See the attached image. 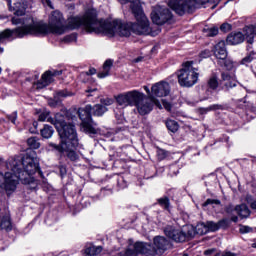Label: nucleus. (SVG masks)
<instances>
[{
  "instance_id": "obj_4",
  "label": "nucleus",
  "mask_w": 256,
  "mask_h": 256,
  "mask_svg": "<svg viewBox=\"0 0 256 256\" xmlns=\"http://www.w3.org/2000/svg\"><path fill=\"white\" fill-rule=\"evenodd\" d=\"M56 130L58 131L59 137L61 139L59 144L53 142L49 143L54 151L58 153H67L68 159L70 161H77L79 155L75 152V147L79 145V138H77V130L75 129V124L67 125L65 123V118L61 115L56 116Z\"/></svg>"
},
{
  "instance_id": "obj_50",
  "label": "nucleus",
  "mask_w": 256,
  "mask_h": 256,
  "mask_svg": "<svg viewBox=\"0 0 256 256\" xmlns=\"http://www.w3.org/2000/svg\"><path fill=\"white\" fill-rule=\"evenodd\" d=\"M231 221H233V223H237V221H239V217L232 215Z\"/></svg>"
},
{
  "instance_id": "obj_49",
  "label": "nucleus",
  "mask_w": 256,
  "mask_h": 256,
  "mask_svg": "<svg viewBox=\"0 0 256 256\" xmlns=\"http://www.w3.org/2000/svg\"><path fill=\"white\" fill-rule=\"evenodd\" d=\"M95 91H97V88H93V89L88 88V89L86 90V93H95Z\"/></svg>"
},
{
  "instance_id": "obj_46",
  "label": "nucleus",
  "mask_w": 256,
  "mask_h": 256,
  "mask_svg": "<svg viewBox=\"0 0 256 256\" xmlns=\"http://www.w3.org/2000/svg\"><path fill=\"white\" fill-rule=\"evenodd\" d=\"M250 198H251V196H247V201H248V203H250L251 209H256V200L253 202H250L249 201Z\"/></svg>"
},
{
  "instance_id": "obj_38",
  "label": "nucleus",
  "mask_w": 256,
  "mask_h": 256,
  "mask_svg": "<svg viewBox=\"0 0 256 256\" xmlns=\"http://www.w3.org/2000/svg\"><path fill=\"white\" fill-rule=\"evenodd\" d=\"M231 29H232V26L229 23H223L220 26V31H222V33H228V31H231Z\"/></svg>"
},
{
  "instance_id": "obj_28",
  "label": "nucleus",
  "mask_w": 256,
  "mask_h": 256,
  "mask_svg": "<svg viewBox=\"0 0 256 256\" xmlns=\"http://www.w3.org/2000/svg\"><path fill=\"white\" fill-rule=\"evenodd\" d=\"M27 144L30 149H39L41 147V143L39 142V138L37 137H30L27 140Z\"/></svg>"
},
{
  "instance_id": "obj_15",
  "label": "nucleus",
  "mask_w": 256,
  "mask_h": 256,
  "mask_svg": "<svg viewBox=\"0 0 256 256\" xmlns=\"http://www.w3.org/2000/svg\"><path fill=\"white\" fill-rule=\"evenodd\" d=\"M26 19H29V17L24 18V19H23V22H22L21 18L13 17L12 20H11V21H12V24H13V25H21V23H22V26H21V27H18V28H15V29H13V30H11V29H6V30L0 32V42H1V41H5V39H9V37H11V36L13 35V33H15V35H16L17 37H20V38H21L22 36H19V34L17 33V29H23L24 23H25V20H26Z\"/></svg>"
},
{
  "instance_id": "obj_24",
  "label": "nucleus",
  "mask_w": 256,
  "mask_h": 256,
  "mask_svg": "<svg viewBox=\"0 0 256 256\" xmlns=\"http://www.w3.org/2000/svg\"><path fill=\"white\" fill-rule=\"evenodd\" d=\"M41 136L43 139H51L53 137V133H55V130L53 129V126L50 125H44L43 129L40 130Z\"/></svg>"
},
{
  "instance_id": "obj_62",
  "label": "nucleus",
  "mask_w": 256,
  "mask_h": 256,
  "mask_svg": "<svg viewBox=\"0 0 256 256\" xmlns=\"http://www.w3.org/2000/svg\"><path fill=\"white\" fill-rule=\"evenodd\" d=\"M1 71H2V69H1V67H0V73H1Z\"/></svg>"
},
{
  "instance_id": "obj_19",
  "label": "nucleus",
  "mask_w": 256,
  "mask_h": 256,
  "mask_svg": "<svg viewBox=\"0 0 256 256\" xmlns=\"http://www.w3.org/2000/svg\"><path fill=\"white\" fill-rule=\"evenodd\" d=\"M245 41V35L241 32H232L226 39L228 45H239Z\"/></svg>"
},
{
  "instance_id": "obj_59",
  "label": "nucleus",
  "mask_w": 256,
  "mask_h": 256,
  "mask_svg": "<svg viewBox=\"0 0 256 256\" xmlns=\"http://www.w3.org/2000/svg\"><path fill=\"white\" fill-rule=\"evenodd\" d=\"M30 133H36V131H35V130H33V131H30Z\"/></svg>"
},
{
  "instance_id": "obj_36",
  "label": "nucleus",
  "mask_w": 256,
  "mask_h": 256,
  "mask_svg": "<svg viewBox=\"0 0 256 256\" xmlns=\"http://www.w3.org/2000/svg\"><path fill=\"white\" fill-rule=\"evenodd\" d=\"M207 205H221V200L209 198L204 202L203 207H207Z\"/></svg>"
},
{
  "instance_id": "obj_12",
  "label": "nucleus",
  "mask_w": 256,
  "mask_h": 256,
  "mask_svg": "<svg viewBox=\"0 0 256 256\" xmlns=\"http://www.w3.org/2000/svg\"><path fill=\"white\" fill-rule=\"evenodd\" d=\"M57 115L64 118L66 125H75V121H77V116L71 114V112H67L66 115L57 113L54 118L49 117V112H44L39 115L38 121H47L48 123L54 125V127L57 129Z\"/></svg>"
},
{
  "instance_id": "obj_35",
  "label": "nucleus",
  "mask_w": 256,
  "mask_h": 256,
  "mask_svg": "<svg viewBox=\"0 0 256 256\" xmlns=\"http://www.w3.org/2000/svg\"><path fill=\"white\" fill-rule=\"evenodd\" d=\"M65 97H69V94L66 92V90H60L56 92V96H54V99H57L59 101L61 99H65Z\"/></svg>"
},
{
  "instance_id": "obj_60",
  "label": "nucleus",
  "mask_w": 256,
  "mask_h": 256,
  "mask_svg": "<svg viewBox=\"0 0 256 256\" xmlns=\"http://www.w3.org/2000/svg\"><path fill=\"white\" fill-rule=\"evenodd\" d=\"M109 191H110V193H113V190H112V189H110Z\"/></svg>"
},
{
  "instance_id": "obj_13",
  "label": "nucleus",
  "mask_w": 256,
  "mask_h": 256,
  "mask_svg": "<svg viewBox=\"0 0 256 256\" xmlns=\"http://www.w3.org/2000/svg\"><path fill=\"white\" fill-rule=\"evenodd\" d=\"M225 212L227 213V215L231 216L237 213V215H239V217H241L242 219H247V217L251 215L249 207H247L245 204L237 205L235 207L232 204H229L225 207Z\"/></svg>"
},
{
  "instance_id": "obj_11",
  "label": "nucleus",
  "mask_w": 256,
  "mask_h": 256,
  "mask_svg": "<svg viewBox=\"0 0 256 256\" xmlns=\"http://www.w3.org/2000/svg\"><path fill=\"white\" fill-rule=\"evenodd\" d=\"M151 19L155 25H165L173 19V14L169 8L158 7L151 12Z\"/></svg>"
},
{
  "instance_id": "obj_51",
  "label": "nucleus",
  "mask_w": 256,
  "mask_h": 256,
  "mask_svg": "<svg viewBox=\"0 0 256 256\" xmlns=\"http://www.w3.org/2000/svg\"><path fill=\"white\" fill-rule=\"evenodd\" d=\"M144 89L146 90V93H147L148 95H151V90H149V87L144 86Z\"/></svg>"
},
{
  "instance_id": "obj_22",
  "label": "nucleus",
  "mask_w": 256,
  "mask_h": 256,
  "mask_svg": "<svg viewBox=\"0 0 256 256\" xmlns=\"http://www.w3.org/2000/svg\"><path fill=\"white\" fill-rule=\"evenodd\" d=\"M111 67H113V60H106L103 64V71L98 73L99 79H105V77H109V71H111Z\"/></svg>"
},
{
  "instance_id": "obj_58",
  "label": "nucleus",
  "mask_w": 256,
  "mask_h": 256,
  "mask_svg": "<svg viewBox=\"0 0 256 256\" xmlns=\"http://www.w3.org/2000/svg\"><path fill=\"white\" fill-rule=\"evenodd\" d=\"M0 53H3V48L2 47H0Z\"/></svg>"
},
{
  "instance_id": "obj_55",
  "label": "nucleus",
  "mask_w": 256,
  "mask_h": 256,
  "mask_svg": "<svg viewBox=\"0 0 256 256\" xmlns=\"http://www.w3.org/2000/svg\"><path fill=\"white\" fill-rule=\"evenodd\" d=\"M252 247H253L254 249H256V243H253V244H252Z\"/></svg>"
},
{
  "instance_id": "obj_21",
  "label": "nucleus",
  "mask_w": 256,
  "mask_h": 256,
  "mask_svg": "<svg viewBox=\"0 0 256 256\" xmlns=\"http://www.w3.org/2000/svg\"><path fill=\"white\" fill-rule=\"evenodd\" d=\"M91 113L94 117H103L107 113V106L103 104L91 106Z\"/></svg>"
},
{
  "instance_id": "obj_6",
  "label": "nucleus",
  "mask_w": 256,
  "mask_h": 256,
  "mask_svg": "<svg viewBox=\"0 0 256 256\" xmlns=\"http://www.w3.org/2000/svg\"><path fill=\"white\" fill-rule=\"evenodd\" d=\"M118 105L122 107H136L139 115H149L153 111V101L147 98L143 92L132 90L116 97Z\"/></svg>"
},
{
  "instance_id": "obj_61",
  "label": "nucleus",
  "mask_w": 256,
  "mask_h": 256,
  "mask_svg": "<svg viewBox=\"0 0 256 256\" xmlns=\"http://www.w3.org/2000/svg\"><path fill=\"white\" fill-rule=\"evenodd\" d=\"M183 256H189L188 254H184Z\"/></svg>"
},
{
  "instance_id": "obj_30",
  "label": "nucleus",
  "mask_w": 256,
  "mask_h": 256,
  "mask_svg": "<svg viewBox=\"0 0 256 256\" xmlns=\"http://www.w3.org/2000/svg\"><path fill=\"white\" fill-rule=\"evenodd\" d=\"M222 109H223V105L213 104L207 108H200V113L202 115H205L206 113H209V111H217Z\"/></svg>"
},
{
  "instance_id": "obj_43",
  "label": "nucleus",
  "mask_w": 256,
  "mask_h": 256,
  "mask_svg": "<svg viewBox=\"0 0 256 256\" xmlns=\"http://www.w3.org/2000/svg\"><path fill=\"white\" fill-rule=\"evenodd\" d=\"M8 120L15 124V121H17V112H13L12 114L8 115Z\"/></svg>"
},
{
  "instance_id": "obj_29",
  "label": "nucleus",
  "mask_w": 256,
  "mask_h": 256,
  "mask_svg": "<svg viewBox=\"0 0 256 256\" xmlns=\"http://www.w3.org/2000/svg\"><path fill=\"white\" fill-rule=\"evenodd\" d=\"M158 204L160 205V207H162L163 209H165V211H169V207H171V202L169 200V197L164 196L162 198H159L157 200Z\"/></svg>"
},
{
  "instance_id": "obj_54",
  "label": "nucleus",
  "mask_w": 256,
  "mask_h": 256,
  "mask_svg": "<svg viewBox=\"0 0 256 256\" xmlns=\"http://www.w3.org/2000/svg\"><path fill=\"white\" fill-rule=\"evenodd\" d=\"M105 105H111V102L108 100L107 102H105Z\"/></svg>"
},
{
  "instance_id": "obj_1",
  "label": "nucleus",
  "mask_w": 256,
  "mask_h": 256,
  "mask_svg": "<svg viewBox=\"0 0 256 256\" xmlns=\"http://www.w3.org/2000/svg\"><path fill=\"white\" fill-rule=\"evenodd\" d=\"M122 5L130 4L132 14L136 19V23H123L121 20H114L112 22L97 18V10L89 9L83 17H72L68 20V29H79L84 27L87 33H104V35H120V37H129L131 31L136 35H149L151 33V26H149V19L145 16L140 0H119Z\"/></svg>"
},
{
  "instance_id": "obj_53",
  "label": "nucleus",
  "mask_w": 256,
  "mask_h": 256,
  "mask_svg": "<svg viewBox=\"0 0 256 256\" xmlns=\"http://www.w3.org/2000/svg\"><path fill=\"white\" fill-rule=\"evenodd\" d=\"M142 60H143L142 57H138V58L135 59V63H139V62H141Z\"/></svg>"
},
{
  "instance_id": "obj_40",
  "label": "nucleus",
  "mask_w": 256,
  "mask_h": 256,
  "mask_svg": "<svg viewBox=\"0 0 256 256\" xmlns=\"http://www.w3.org/2000/svg\"><path fill=\"white\" fill-rule=\"evenodd\" d=\"M157 155H158V159H160V161H163V159L167 157V151H165L164 149H158Z\"/></svg>"
},
{
  "instance_id": "obj_3",
  "label": "nucleus",
  "mask_w": 256,
  "mask_h": 256,
  "mask_svg": "<svg viewBox=\"0 0 256 256\" xmlns=\"http://www.w3.org/2000/svg\"><path fill=\"white\" fill-rule=\"evenodd\" d=\"M63 14L59 10H55L51 13L49 18V25L43 21H38L36 18L29 17L24 21L22 28L16 29V33L19 37H25L26 35H47L53 33L54 35H63L65 33V25H63Z\"/></svg>"
},
{
  "instance_id": "obj_57",
  "label": "nucleus",
  "mask_w": 256,
  "mask_h": 256,
  "mask_svg": "<svg viewBox=\"0 0 256 256\" xmlns=\"http://www.w3.org/2000/svg\"><path fill=\"white\" fill-rule=\"evenodd\" d=\"M1 163H3V158L0 157V165H1Z\"/></svg>"
},
{
  "instance_id": "obj_45",
  "label": "nucleus",
  "mask_w": 256,
  "mask_h": 256,
  "mask_svg": "<svg viewBox=\"0 0 256 256\" xmlns=\"http://www.w3.org/2000/svg\"><path fill=\"white\" fill-rule=\"evenodd\" d=\"M211 52L209 50H204L200 53V57H203L204 59H207V57H210Z\"/></svg>"
},
{
  "instance_id": "obj_41",
  "label": "nucleus",
  "mask_w": 256,
  "mask_h": 256,
  "mask_svg": "<svg viewBox=\"0 0 256 256\" xmlns=\"http://www.w3.org/2000/svg\"><path fill=\"white\" fill-rule=\"evenodd\" d=\"M240 233L245 234V233H251L253 231V228L249 226H240L239 229Z\"/></svg>"
},
{
  "instance_id": "obj_48",
  "label": "nucleus",
  "mask_w": 256,
  "mask_h": 256,
  "mask_svg": "<svg viewBox=\"0 0 256 256\" xmlns=\"http://www.w3.org/2000/svg\"><path fill=\"white\" fill-rule=\"evenodd\" d=\"M57 103H59L58 99H55L54 102H49L50 107H57Z\"/></svg>"
},
{
  "instance_id": "obj_5",
  "label": "nucleus",
  "mask_w": 256,
  "mask_h": 256,
  "mask_svg": "<svg viewBox=\"0 0 256 256\" xmlns=\"http://www.w3.org/2000/svg\"><path fill=\"white\" fill-rule=\"evenodd\" d=\"M153 242L154 247L149 243L136 242L134 245H130L127 250L121 251L117 256L162 255L171 245V242L164 236L154 237Z\"/></svg>"
},
{
  "instance_id": "obj_2",
  "label": "nucleus",
  "mask_w": 256,
  "mask_h": 256,
  "mask_svg": "<svg viewBox=\"0 0 256 256\" xmlns=\"http://www.w3.org/2000/svg\"><path fill=\"white\" fill-rule=\"evenodd\" d=\"M7 169L11 172H0V187L5 189V191H15L17 189V184L20 182L23 185H28V189L33 191L37 189L39 184L37 180L33 177L35 172L38 171L40 177H43V172L39 169V162L37 158L31 157L29 155L24 156L20 159H11L6 164Z\"/></svg>"
},
{
  "instance_id": "obj_32",
  "label": "nucleus",
  "mask_w": 256,
  "mask_h": 256,
  "mask_svg": "<svg viewBox=\"0 0 256 256\" xmlns=\"http://www.w3.org/2000/svg\"><path fill=\"white\" fill-rule=\"evenodd\" d=\"M234 87H237V81L235 80H228L226 83L223 84L222 89L224 91H231Z\"/></svg>"
},
{
  "instance_id": "obj_17",
  "label": "nucleus",
  "mask_w": 256,
  "mask_h": 256,
  "mask_svg": "<svg viewBox=\"0 0 256 256\" xmlns=\"http://www.w3.org/2000/svg\"><path fill=\"white\" fill-rule=\"evenodd\" d=\"M229 227V220L222 219L215 223L214 221H207L206 222V228L209 233L211 231L214 233L215 231H219V229H227Z\"/></svg>"
},
{
  "instance_id": "obj_33",
  "label": "nucleus",
  "mask_w": 256,
  "mask_h": 256,
  "mask_svg": "<svg viewBox=\"0 0 256 256\" xmlns=\"http://www.w3.org/2000/svg\"><path fill=\"white\" fill-rule=\"evenodd\" d=\"M255 52H250L246 57H244L241 60V64L242 65H249V63H251V61H253L255 59Z\"/></svg>"
},
{
  "instance_id": "obj_44",
  "label": "nucleus",
  "mask_w": 256,
  "mask_h": 256,
  "mask_svg": "<svg viewBox=\"0 0 256 256\" xmlns=\"http://www.w3.org/2000/svg\"><path fill=\"white\" fill-rule=\"evenodd\" d=\"M75 39H76V36L72 34V35L66 36V37L64 38V41H65L66 43H71V41H75Z\"/></svg>"
},
{
  "instance_id": "obj_23",
  "label": "nucleus",
  "mask_w": 256,
  "mask_h": 256,
  "mask_svg": "<svg viewBox=\"0 0 256 256\" xmlns=\"http://www.w3.org/2000/svg\"><path fill=\"white\" fill-rule=\"evenodd\" d=\"M0 229L2 231H7V232H9L13 229V225L11 224V217L3 216L1 218Z\"/></svg>"
},
{
  "instance_id": "obj_39",
  "label": "nucleus",
  "mask_w": 256,
  "mask_h": 256,
  "mask_svg": "<svg viewBox=\"0 0 256 256\" xmlns=\"http://www.w3.org/2000/svg\"><path fill=\"white\" fill-rule=\"evenodd\" d=\"M95 73H97V70L95 68H90L88 72H82L80 77H89V75H95Z\"/></svg>"
},
{
  "instance_id": "obj_20",
  "label": "nucleus",
  "mask_w": 256,
  "mask_h": 256,
  "mask_svg": "<svg viewBox=\"0 0 256 256\" xmlns=\"http://www.w3.org/2000/svg\"><path fill=\"white\" fill-rule=\"evenodd\" d=\"M12 10L14 11V15H17V17H23L27 11V2L14 3Z\"/></svg>"
},
{
  "instance_id": "obj_52",
  "label": "nucleus",
  "mask_w": 256,
  "mask_h": 256,
  "mask_svg": "<svg viewBox=\"0 0 256 256\" xmlns=\"http://www.w3.org/2000/svg\"><path fill=\"white\" fill-rule=\"evenodd\" d=\"M213 253V250H206L204 251V255H211Z\"/></svg>"
},
{
  "instance_id": "obj_9",
  "label": "nucleus",
  "mask_w": 256,
  "mask_h": 256,
  "mask_svg": "<svg viewBox=\"0 0 256 256\" xmlns=\"http://www.w3.org/2000/svg\"><path fill=\"white\" fill-rule=\"evenodd\" d=\"M164 234L175 243H185V241H189V239H193L195 235H197V231L193 226H190L187 232L178 229L175 226L168 225L164 227Z\"/></svg>"
},
{
  "instance_id": "obj_10",
  "label": "nucleus",
  "mask_w": 256,
  "mask_h": 256,
  "mask_svg": "<svg viewBox=\"0 0 256 256\" xmlns=\"http://www.w3.org/2000/svg\"><path fill=\"white\" fill-rule=\"evenodd\" d=\"M91 104L86 105L84 108L78 110V117L81 122V129L86 135H97V129L93 126V118L91 117Z\"/></svg>"
},
{
  "instance_id": "obj_14",
  "label": "nucleus",
  "mask_w": 256,
  "mask_h": 256,
  "mask_svg": "<svg viewBox=\"0 0 256 256\" xmlns=\"http://www.w3.org/2000/svg\"><path fill=\"white\" fill-rule=\"evenodd\" d=\"M63 75V70H47L43 75L40 81L37 82V89H43L48 85L53 83V77H59Z\"/></svg>"
},
{
  "instance_id": "obj_42",
  "label": "nucleus",
  "mask_w": 256,
  "mask_h": 256,
  "mask_svg": "<svg viewBox=\"0 0 256 256\" xmlns=\"http://www.w3.org/2000/svg\"><path fill=\"white\" fill-rule=\"evenodd\" d=\"M221 77H222V81H225V83L227 81H231L232 80L231 79V75H229V73H227V72H222Z\"/></svg>"
},
{
  "instance_id": "obj_27",
  "label": "nucleus",
  "mask_w": 256,
  "mask_h": 256,
  "mask_svg": "<svg viewBox=\"0 0 256 256\" xmlns=\"http://www.w3.org/2000/svg\"><path fill=\"white\" fill-rule=\"evenodd\" d=\"M208 87L210 89H212L213 91H215V89H217V87H219V78L217 77V75L213 74L209 80H208Z\"/></svg>"
},
{
  "instance_id": "obj_31",
  "label": "nucleus",
  "mask_w": 256,
  "mask_h": 256,
  "mask_svg": "<svg viewBox=\"0 0 256 256\" xmlns=\"http://www.w3.org/2000/svg\"><path fill=\"white\" fill-rule=\"evenodd\" d=\"M195 229H196V235H206V233H208L207 223H204V222L197 224Z\"/></svg>"
},
{
  "instance_id": "obj_16",
  "label": "nucleus",
  "mask_w": 256,
  "mask_h": 256,
  "mask_svg": "<svg viewBox=\"0 0 256 256\" xmlns=\"http://www.w3.org/2000/svg\"><path fill=\"white\" fill-rule=\"evenodd\" d=\"M151 92L154 97H167L171 92V87L167 82H159L152 86Z\"/></svg>"
},
{
  "instance_id": "obj_34",
  "label": "nucleus",
  "mask_w": 256,
  "mask_h": 256,
  "mask_svg": "<svg viewBox=\"0 0 256 256\" xmlns=\"http://www.w3.org/2000/svg\"><path fill=\"white\" fill-rule=\"evenodd\" d=\"M219 65H221V67H225V69H227V71H231V69H233V62L229 61V60H220Z\"/></svg>"
},
{
  "instance_id": "obj_7",
  "label": "nucleus",
  "mask_w": 256,
  "mask_h": 256,
  "mask_svg": "<svg viewBox=\"0 0 256 256\" xmlns=\"http://www.w3.org/2000/svg\"><path fill=\"white\" fill-rule=\"evenodd\" d=\"M209 0H169L168 7L175 11L177 15L183 16L185 13H193L195 9L207 5Z\"/></svg>"
},
{
  "instance_id": "obj_47",
  "label": "nucleus",
  "mask_w": 256,
  "mask_h": 256,
  "mask_svg": "<svg viewBox=\"0 0 256 256\" xmlns=\"http://www.w3.org/2000/svg\"><path fill=\"white\" fill-rule=\"evenodd\" d=\"M163 105H164V108L167 110V111H170L171 109V104L165 100H163Z\"/></svg>"
},
{
  "instance_id": "obj_26",
  "label": "nucleus",
  "mask_w": 256,
  "mask_h": 256,
  "mask_svg": "<svg viewBox=\"0 0 256 256\" xmlns=\"http://www.w3.org/2000/svg\"><path fill=\"white\" fill-rule=\"evenodd\" d=\"M166 127L171 133H177L179 131V123L175 120H167Z\"/></svg>"
},
{
  "instance_id": "obj_8",
  "label": "nucleus",
  "mask_w": 256,
  "mask_h": 256,
  "mask_svg": "<svg viewBox=\"0 0 256 256\" xmlns=\"http://www.w3.org/2000/svg\"><path fill=\"white\" fill-rule=\"evenodd\" d=\"M198 69L193 67V61L184 63L182 69L178 72V83L180 87H193L199 81Z\"/></svg>"
},
{
  "instance_id": "obj_56",
  "label": "nucleus",
  "mask_w": 256,
  "mask_h": 256,
  "mask_svg": "<svg viewBox=\"0 0 256 256\" xmlns=\"http://www.w3.org/2000/svg\"><path fill=\"white\" fill-rule=\"evenodd\" d=\"M33 126H34V127H37V122H34V123H33Z\"/></svg>"
},
{
  "instance_id": "obj_18",
  "label": "nucleus",
  "mask_w": 256,
  "mask_h": 256,
  "mask_svg": "<svg viewBox=\"0 0 256 256\" xmlns=\"http://www.w3.org/2000/svg\"><path fill=\"white\" fill-rule=\"evenodd\" d=\"M214 55L219 59V61H225V59H227V48L225 47V41H220L215 45Z\"/></svg>"
},
{
  "instance_id": "obj_25",
  "label": "nucleus",
  "mask_w": 256,
  "mask_h": 256,
  "mask_svg": "<svg viewBox=\"0 0 256 256\" xmlns=\"http://www.w3.org/2000/svg\"><path fill=\"white\" fill-rule=\"evenodd\" d=\"M103 251L101 246H89L85 249V254L90 256L99 255Z\"/></svg>"
},
{
  "instance_id": "obj_37",
  "label": "nucleus",
  "mask_w": 256,
  "mask_h": 256,
  "mask_svg": "<svg viewBox=\"0 0 256 256\" xmlns=\"http://www.w3.org/2000/svg\"><path fill=\"white\" fill-rule=\"evenodd\" d=\"M208 37H215V35H218L219 34V28L217 27H212V28H209L208 30Z\"/></svg>"
}]
</instances>
